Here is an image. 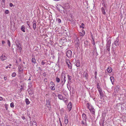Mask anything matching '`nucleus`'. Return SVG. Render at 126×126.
Listing matches in <instances>:
<instances>
[{
  "instance_id": "5701e85b",
  "label": "nucleus",
  "mask_w": 126,
  "mask_h": 126,
  "mask_svg": "<svg viewBox=\"0 0 126 126\" xmlns=\"http://www.w3.org/2000/svg\"><path fill=\"white\" fill-rule=\"evenodd\" d=\"M110 80L112 82V84H113V82L114 81V79L113 77H111L110 78Z\"/></svg>"
},
{
  "instance_id": "72a5a7b5",
  "label": "nucleus",
  "mask_w": 126,
  "mask_h": 126,
  "mask_svg": "<svg viewBox=\"0 0 126 126\" xmlns=\"http://www.w3.org/2000/svg\"><path fill=\"white\" fill-rule=\"evenodd\" d=\"M10 107L11 108H13L14 107V103L13 102H11L10 104Z\"/></svg>"
},
{
  "instance_id": "c85d7f7f",
  "label": "nucleus",
  "mask_w": 126,
  "mask_h": 126,
  "mask_svg": "<svg viewBox=\"0 0 126 126\" xmlns=\"http://www.w3.org/2000/svg\"><path fill=\"white\" fill-rule=\"evenodd\" d=\"M56 81L57 83H59L60 81V79L59 78L57 77L56 78Z\"/></svg>"
},
{
  "instance_id": "f03ea898",
  "label": "nucleus",
  "mask_w": 126,
  "mask_h": 126,
  "mask_svg": "<svg viewBox=\"0 0 126 126\" xmlns=\"http://www.w3.org/2000/svg\"><path fill=\"white\" fill-rule=\"evenodd\" d=\"M56 7L57 9L61 13L63 12L64 13L65 11L64 10H65V8L64 7H63L60 4H57L56 5Z\"/></svg>"
},
{
  "instance_id": "603ef678",
  "label": "nucleus",
  "mask_w": 126,
  "mask_h": 126,
  "mask_svg": "<svg viewBox=\"0 0 126 126\" xmlns=\"http://www.w3.org/2000/svg\"><path fill=\"white\" fill-rule=\"evenodd\" d=\"M82 32L83 33V36L85 34V31L83 30H82Z\"/></svg>"
},
{
  "instance_id": "423d86ee",
  "label": "nucleus",
  "mask_w": 126,
  "mask_h": 126,
  "mask_svg": "<svg viewBox=\"0 0 126 126\" xmlns=\"http://www.w3.org/2000/svg\"><path fill=\"white\" fill-rule=\"evenodd\" d=\"M120 44L119 40L118 38L117 37L116 38L114 42V44L116 46H119Z\"/></svg>"
},
{
  "instance_id": "4c0bfd02",
  "label": "nucleus",
  "mask_w": 126,
  "mask_h": 126,
  "mask_svg": "<svg viewBox=\"0 0 126 126\" xmlns=\"http://www.w3.org/2000/svg\"><path fill=\"white\" fill-rule=\"evenodd\" d=\"M7 44H8V46L9 47H10V45H11L10 42V41L9 40H8L7 41Z\"/></svg>"
},
{
  "instance_id": "aec40b11",
  "label": "nucleus",
  "mask_w": 126,
  "mask_h": 126,
  "mask_svg": "<svg viewBox=\"0 0 126 126\" xmlns=\"http://www.w3.org/2000/svg\"><path fill=\"white\" fill-rule=\"evenodd\" d=\"M112 68L110 67H109L107 69V72L109 73H111L112 72Z\"/></svg>"
},
{
  "instance_id": "2f4dec72",
  "label": "nucleus",
  "mask_w": 126,
  "mask_h": 126,
  "mask_svg": "<svg viewBox=\"0 0 126 126\" xmlns=\"http://www.w3.org/2000/svg\"><path fill=\"white\" fill-rule=\"evenodd\" d=\"M70 83V82H68V83L67 84V87L69 90V88H70V90H71V89L70 87V84H69V83Z\"/></svg>"
},
{
  "instance_id": "6e6d98bb",
  "label": "nucleus",
  "mask_w": 126,
  "mask_h": 126,
  "mask_svg": "<svg viewBox=\"0 0 126 126\" xmlns=\"http://www.w3.org/2000/svg\"><path fill=\"white\" fill-rule=\"evenodd\" d=\"M44 81L46 82H47V78H45L44 79Z\"/></svg>"
},
{
  "instance_id": "c03bdc74",
  "label": "nucleus",
  "mask_w": 126,
  "mask_h": 126,
  "mask_svg": "<svg viewBox=\"0 0 126 126\" xmlns=\"http://www.w3.org/2000/svg\"><path fill=\"white\" fill-rule=\"evenodd\" d=\"M9 5L10 7H12L14 6L13 4L12 3H9Z\"/></svg>"
},
{
  "instance_id": "4be33fe9",
  "label": "nucleus",
  "mask_w": 126,
  "mask_h": 126,
  "mask_svg": "<svg viewBox=\"0 0 126 126\" xmlns=\"http://www.w3.org/2000/svg\"><path fill=\"white\" fill-rule=\"evenodd\" d=\"M23 70L22 69L21 67L20 66L18 68V72H20L21 73H22Z\"/></svg>"
},
{
  "instance_id": "338daca9",
  "label": "nucleus",
  "mask_w": 126,
  "mask_h": 126,
  "mask_svg": "<svg viewBox=\"0 0 126 126\" xmlns=\"http://www.w3.org/2000/svg\"><path fill=\"white\" fill-rule=\"evenodd\" d=\"M60 126H63L62 125V123H60Z\"/></svg>"
},
{
  "instance_id": "a878e982",
  "label": "nucleus",
  "mask_w": 126,
  "mask_h": 126,
  "mask_svg": "<svg viewBox=\"0 0 126 126\" xmlns=\"http://www.w3.org/2000/svg\"><path fill=\"white\" fill-rule=\"evenodd\" d=\"M25 101L27 105H28L30 103V102L29 101V99L28 98H26L25 99Z\"/></svg>"
},
{
  "instance_id": "39448f33",
  "label": "nucleus",
  "mask_w": 126,
  "mask_h": 126,
  "mask_svg": "<svg viewBox=\"0 0 126 126\" xmlns=\"http://www.w3.org/2000/svg\"><path fill=\"white\" fill-rule=\"evenodd\" d=\"M66 54V56L68 58H70L72 56V52L70 50H68Z\"/></svg>"
},
{
  "instance_id": "f8f14e48",
  "label": "nucleus",
  "mask_w": 126,
  "mask_h": 126,
  "mask_svg": "<svg viewBox=\"0 0 126 126\" xmlns=\"http://www.w3.org/2000/svg\"><path fill=\"white\" fill-rule=\"evenodd\" d=\"M82 117L83 120H85V121H86L87 119V117L86 114L84 113L82 115Z\"/></svg>"
},
{
  "instance_id": "8fccbe9b",
  "label": "nucleus",
  "mask_w": 126,
  "mask_h": 126,
  "mask_svg": "<svg viewBox=\"0 0 126 126\" xmlns=\"http://www.w3.org/2000/svg\"><path fill=\"white\" fill-rule=\"evenodd\" d=\"M43 75L44 76H46L47 75V74L46 73L44 72L43 74Z\"/></svg>"
},
{
  "instance_id": "e433bc0d",
  "label": "nucleus",
  "mask_w": 126,
  "mask_h": 126,
  "mask_svg": "<svg viewBox=\"0 0 126 126\" xmlns=\"http://www.w3.org/2000/svg\"><path fill=\"white\" fill-rule=\"evenodd\" d=\"M16 75V73L15 72H14L12 74V76L13 77H14Z\"/></svg>"
},
{
  "instance_id": "e2e57ef3",
  "label": "nucleus",
  "mask_w": 126,
  "mask_h": 126,
  "mask_svg": "<svg viewBox=\"0 0 126 126\" xmlns=\"http://www.w3.org/2000/svg\"><path fill=\"white\" fill-rule=\"evenodd\" d=\"M93 44L94 45H95V43L94 41L93 43Z\"/></svg>"
},
{
  "instance_id": "bf43d9fd",
  "label": "nucleus",
  "mask_w": 126,
  "mask_h": 126,
  "mask_svg": "<svg viewBox=\"0 0 126 126\" xmlns=\"http://www.w3.org/2000/svg\"><path fill=\"white\" fill-rule=\"evenodd\" d=\"M2 2L4 4L5 2V0H2Z\"/></svg>"
},
{
  "instance_id": "864d4df0",
  "label": "nucleus",
  "mask_w": 126,
  "mask_h": 126,
  "mask_svg": "<svg viewBox=\"0 0 126 126\" xmlns=\"http://www.w3.org/2000/svg\"><path fill=\"white\" fill-rule=\"evenodd\" d=\"M81 124L83 125H85V123L83 121H81Z\"/></svg>"
},
{
  "instance_id": "cd10ccee",
  "label": "nucleus",
  "mask_w": 126,
  "mask_h": 126,
  "mask_svg": "<svg viewBox=\"0 0 126 126\" xmlns=\"http://www.w3.org/2000/svg\"><path fill=\"white\" fill-rule=\"evenodd\" d=\"M101 10L103 14L105 15L106 14V13L105 11V9L103 7H102L101 8Z\"/></svg>"
},
{
  "instance_id": "ea45409f",
  "label": "nucleus",
  "mask_w": 126,
  "mask_h": 126,
  "mask_svg": "<svg viewBox=\"0 0 126 126\" xmlns=\"http://www.w3.org/2000/svg\"><path fill=\"white\" fill-rule=\"evenodd\" d=\"M5 108L6 110H7L8 108V105L7 104H6L5 105Z\"/></svg>"
},
{
  "instance_id": "9b49d317",
  "label": "nucleus",
  "mask_w": 126,
  "mask_h": 126,
  "mask_svg": "<svg viewBox=\"0 0 126 126\" xmlns=\"http://www.w3.org/2000/svg\"><path fill=\"white\" fill-rule=\"evenodd\" d=\"M119 87L118 85L116 86L115 87V88L114 90V92L115 94H116V93H117L118 91H119Z\"/></svg>"
},
{
  "instance_id": "5fc2aeb1",
  "label": "nucleus",
  "mask_w": 126,
  "mask_h": 126,
  "mask_svg": "<svg viewBox=\"0 0 126 126\" xmlns=\"http://www.w3.org/2000/svg\"><path fill=\"white\" fill-rule=\"evenodd\" d=\"M99 93H100V95L101 96L103 95V93H102V92H101Z\"/></svg>"
},
{
  "instance_id": "b1692460",
  "label": "nucleus",
  "mask_w": 126,
  "mask_h": 126,
  "mask_svg": "<svg viewBox=\"0 0 126 126\" xmlns=\"http://www.w3.org/2000/svg\"><path fill=\"white\" fill-rule=\"evenodd\" d=\"M21 29L22 31L24 32H25V27L24 25H22L21 26Z\"/></svg>"
},
{
  "instance_id": "6e6552de",
  "label": "nucleus",
  "mask_w": 126,
  "mask_h": 126,
  "mask_svg": "<svg viewBox=\"0 0 126 126\" xmlns=\"http://www.w3.org/2000/svg\"><path fill=\"white\" fill-rule=\"evenodd\" d=\"M11 28L12 30L13 31H14L15 30L16 27L15 26L14 23L13 24H11Z\"/></svg>"
},
{
  "instance_id": "a211bd4d",
  "label": "nucleus",
  "mask_w": 126,
  "mask_h": 126,
  "mask_svg": "<svg viewBox=\"0 0 126 126\" xmlns=\"http://www.w3.org/2000/svg\"><path fill=\"white\" fill-rule=\"evenodd\" d=\"M29 94L30 95H32L33 94V92L32 90L30 89V90H27Z\"/></svg>"
},
{
  "instance_id": "473e14b6",
  "label": "nucleus",
  "mask_w": 126,
  "mask_h": 126,
  "mask_svg": "<svg viewBox=\"0 0 126 126\" xmlns=\"http://www.w3.org/2000/svg\"><path fill=\"white\" fill-rule=\"evenodd\" d=\"M65 61L66 64L70 63V61L69 60L67 59H65Z\"/></svg>"
},
{
  "instance_id": "de8ad7c7",
  "label": "nucleus",
  "mask_w": 126,
  "mask_h": 126,
  "mask_svg": "<svg viewBox=\"0 0 126 126\" xmlns=\"http://www.w3.org/2000/svg\"><path fill=\"white\" fill-rule=\"evenodd\" d=\"M65 98H64L63 99V100L64 101V102L65 103H66L68 101V100H67V99L65 100Z\"/></svg>"
},
{
  "instance_id": "49530a36",
  "label": "nucleus",
  "mask_w": 126,
  "mask_h": 126,
  "mask_svg": "<svg viewBox=\"0 0 126 126\" xmlns=\"http://www.w3.org/2000/svg\"><path fill=\"white\" fill-rule=\"evenodd\" d=\"M55 88L54 86H52V87L51 88V90H55Z\"/></svg>"
},
{
  "instance_id": "774afa93",
  "label": "nucleus",
  "mask_w": 126,
  "mask_h": 126,
  "mask_svg": "<svg viewBox=\"0 0 126 126\" xmlns=\"http://www.w3.org/2000/svg\"><path fill=\"white\" fill-rule=\"evenodd\" d=\"M96 76H97L95 75L94 78H95L96 79Z\"/></svg>"
},
{
  "instance_id": "9d476101",
  "label": "nucleus",
  "mask_w": 126,
  "mask_h": 126,
  "mask_svg": "<svg viewBox=\"0 0 126 126\" xmlns=\"http://www.w3.org/2000/svg\"><path fill=\"white\" fill-rule=\"evenodd\" d=\"M67 115H65L64 118H65V120H64V123L66 125L68 123V119H67Z\"/></svg>"
},
{
  "instance_id": "412c9836",
  "label": "nucleus",
  "mask_w": 126,
  "mask_h": 126,
  "mask_svg": "<svg viewBox=\"0 0 126 126\" xmlns=\"http://www.w3.org/2000/svg\"><path fill=\"white\" fill-rule=\"evenodd\" d=\"M83 77L85 78L87 80L88 79V74L87 73H86L84 75Z\"/></svg>"
},
{
  "instance_id": "7ed1b4c3",
  "label": "nucleus",
  "mask_w": 126,
  "mask_h": 126,
  "mask_svg": "<svg viewBox=\"0 0 126 126\" xmlns=\"http://www.w3.org/2000/svg\"><path fill=\"white\" fill-rule=\"evenodd\" d=\"M16 44L17 47V49L18 50V51L21 52L22 49V48L21 47V44L18 41L17 42H16Z\"/></svg>"
},
{
  "instance_id": "1a4fd4ad",
  "label": "nucleus",
  "mask_w": 126,
  "mask_h": 126,
  "mask_svg": "<svg viewBox=\"0 0 126 126\" xmlns=\"http://www.w3.org/2000/svg\"><path fill=\"white\" fill-rule=\"evenodd\" d=\"M7 58L6 56H5V55L2 54V55L0 57V59L2 61H4L6 60Z\"/></svg>"
},
{
  "instance_id": "0eeeda50",
  "label": "nucleus",
  "mask_w": 126,
  "mask_h": 126,
  "mask_svg": "<svg viewBox=\"0 0 126 126\" xmlns=\"http://www.w3.org/2000/svg\"><path fill=\"white\" fill-rule=\"evenodd\" d=\"M67 107L68 111H70L71 110L72 107V103L71 102L69 103Z\"/></svg>"
},
{
  "instance_id": "c9c22d12",
  "label": "nucleus",
  "mask_w": 126,
  "mask_h": 126,
  "mask_svg": "<svg viewBox=\"0 0 126 126\" xmlns=\"http://www.w3.org/2000/svg\"><path fill=\"white\" fill-rule=\"evenodd\" d=\"M33 126H37L36 123L35 121H33Z\"/></svg>"
},
{
  "instance_id": "58836bf2",
  "label": "nucleus",
  "mask_w": 126,
  "mask_h": 126,
  "mask_svg": "<svg viewBox=\"0 0 126 126\" xmlns=\"http://www.w3.org/2000/svg\"><path fill=\"white\" fill-rule=\"evenodd\" d=\"M86 105L87 108L89 109H90V105L89 104V103H87L86 104Z\"/></svg>"
},
{
  "instance_id": "052dcab7",
  "label": "nucleus",
  "mask_w": 126,
  "mask_h": 126,
  "mask_svg": "<svg viewBox=\"0 0 126 126\" xmlns=\"http://www.w3.org/2000/svg\"><path fill=\"white\" fill-rule=\"evenodd\" d=\"M3 99L1 97H0V101L2 100Z\"/></svg>"
},
{
  "instance_id": "bb28decb",
  "label": "nucleus",
  "mask_w": 126,
  "mask_h": 126,
  "mask_svg": "<svg viewBox=\"0 0 126 126\" xmlns=\"http://www.w3.org/2000/svg\"><path fill=\"white\" fill-rule=\"evenodd\" d=\"M59 99L60 100H63V96L61 94H59L58 95Z\"/></svg>"
},
{
  "instance_id": "a19ab883",
  "label": "nucleus",
  "mask_w": 126,
  "mask_h": 126,
  "mask_svg": "<svg viewBox=\"0 0 126 126\" xmlns=\"http://www.w3.org/2000/svg\"><path fill=\"white\" fill-rule=\"evenodd\" d=\"M30 22L29 21L27 22V25L29 26V27L30 28Z\"/></svg>"
},
{
  "instance_id": "a18cd8bd",
  "label": "nucleus",
  "mask_w": 126,
  "mask_h": 126,
  "mask_svg": "<svg viewBox=\"0 0 126 126\" xmlns=\"http://www.w3.org/2000/svg\"><path fill=\"white\" fill-rule=\"evenodd\" d=\"M45 62H44V61H42V62H41V64L42 65H44L45 63Z\"/></svg>"
},
{
  "instance_id": "680f3d73",
  "label": "nucleus",
  "mask_w": 126,
  "mask_h": 126,
  "mask_svg": "<svg viewBox=\"0 0 126 126\" xmlns=\"http://www.w3.org/2000/svg\"><path fill=\"white\" fill-rule=\"evenodd\" d=\"M95 75L97 76V72H95L94 73Z\"/></svg>"
},
{
  "instance_id": "393cba45",
  "label": "nucleus",
  "mask_w": 126,
  "mask_h": 126,
  "mask_svg": "<svg viewBox=\"0 0 126 126\" xmlns=\"http://www.w3.org/2000/svg\"><path fill=\"white\" fill-rule=\"evenodd\" d=\"M32 63H33L34 64H35L36 60L34 58H32Z\"/></svg>"
},
{
  "instance_id": "f704fd0d",
  "label": "nucleus",
  "mask_w": 126,
  "mask_h": 126,
  "mask_svg": "<svg viewBox=\"0 0 126 126\" xmlns=\"http://www.w3.org/2000/svg\"><path fill=\"white\" fill-rule=\"evenodd\" d=\"M50 84L51 86H55V85L54 84V82L52 81H51L50 82Z\"/></svg>"
},
{
  "instance_id": "13d9d810",
  "label": "nucleus",
  "mask_w": 126,
  "mask_h": 126,
  "mask_svg": "<svg viewBox=\"0 0 126 126\" xmlns=\"http://www.w3.org/2000/svg\"><path fill=\"white\" fill-rule=\"evenodd\" d=\"M2 44H4L5 43V42L4 41H2Z\"/></svg>"
},
{
  "instance_id": "dca6fc26",
  "label": "nucleus",
  "mask_w": 126,
  "mask_h": 126,
  "mask_svg": "<svg viewBox=\"0 0 126 126\" xmlns=\"http://www.w3.org/2000/svg\"><path fill=\"white\" fill-rule=\"evenodd\" d=\"M64 8H65V9L68 8L69 7V4L67 3L65 4L64 6Z\"/></svg>"
},
{
  "instance_id": "6ab92c4d",
  "label": "nucleus",
  "mask_w": 126,
  "mask_h": 126,
  "mask_svg": "<svg viewBox=\"0 0 126 126\" xmlns=\"http://www.w3.org/2000/svg\"><path fill=\"white\" fill-rule=\"evenodd\" d=\"M89 110L90 111V112L93 114H94L95 113V110L93 108H92V107H91V108L90 109H89Z\"/></svg>"
},
{
  "instance_id": "69168bd1",
  "label": "nucleus",
  "mask_w": 126,
  "mask_h": 126,
  "mask_svg": "<svg viewBox=\"0 0 126 126\" xmlns=\"http://www.w3.org/2000/svg\"><path fill=\"white\" fill-rule=\"evenodd\" d=\"M31 77H30V78H29V79H28V80H31V79H30L31 78Z\"/></svg>"
},
{
  "instance_id": "7c9ffc66",
  "label": "nucleus",
  "mask_w": 126,
  "mask_h": 126,
  "mask_svg": "<svg viewBox=\"0 0 126 126\" xmlns=\"http://www.w3.org/2000/svg\"><path fill=\"white\" fill-rule=\"evenodd\" d=\"M56 21L59 23H60L61 22V19L58 18L56 19Z\"/></svg>"
},
{
  "instance_id": "f3484780",
  "label": "nucleus",
  "mask_w": 126,
  "mask_h": 126,
  "mask_svg": "<svg viewBox=\"0 0 126 126\" xmlns=\"http://www.w3.org/2000/svg\"><path fill=\"white\" fill-rule=\"evenodd\" d=\"M68 82H71V80L72 79V77L68 75H67Z\"/></svg>"
},
{
  "instance_id": "79ce46f5",
  "label": "nucleus",
  "mask_w": 126,
  "mask_h": 126,
  "mask_svg": "<svg viewBox=\"0 0 126 126\" xmlns=\"http://www.w3.org/2000/svg\"><path fill=\"white\" fill-rule=\"evenodd\" d=\"M47 104L48 106L50 105V101H48L47 102Z\"/></svg>"
},
{
  "instance_id": "4d7b16f0",
  "label": "nucleus",
  "mask_w": 126,
  "mask_h": 126,
  "mask_svg": "<svg viewBox=\"0 0 126 126\" xmlns=\"http://www.w3.org/2000/svg\"><path fill=\"white\" fill-rule=\"evenodd\" d=\"M80 28H81L82 29H84V27L83 26L80 25Z\"/></svg>"
},
{
  "instance_id": "2eb2a0df",
  "label": "nucleus",
  "mask_w": 126,
  "mask_h": 126,
  "mask_svg": "<svg viewBox=\"0 0 126 126\" xmlns=\"http://www.w3.org/2000/svg\"><path fill=\"white\" fill-rule=\"evenodd\" d=\"M68 66V68L70 69H72V64L71 63L66 64Z\"/></svg>"
},
{
  "instance_id": "3c124183",
  "label": "nucleus",
  "mask_w": 126,
  "mask_h": 126,
  "mask_svg": "<svg viewBox=\"0 0 126 126\" xmlns=\"http://www.w3.org/2000/svg\"><path fill=\"white\" fill-rule=\"evenodd\" d=\"M98 90L99 93L101 92H102L101 89V88H100L99 89H98Z\"/></svg>"
},
{
  "instance_id": "20e7f679",
  "label": "nucleus",
  "mask_w": 126,
  "mask_h": 126,
  "mask_svg": "<svg viewBox=\"0 0 126 126\" xmlns=\"http://www.w3.org/2000/svg\"><path fill=\"white\" fill-rule=\"evenodd\" d=\"M111 40H109L107 42L106 45V48L108 51L110 50V46Z\"/></svg>"
},
{
  "instance_id": "4468645a",
  "label": "nucleus",
  "mask_w": 126,
  "mask_h": 126,
  "mask_svg": "<svg viewBox=\"0 0 126 126\" xmlns=\"http://www.w3.org/2000/svg\"><path fill=\"white\" fill-rule=\"evenodd\" d=\"M76 65L77 67H79L80 66V62L79 60H77L76 61Z\"/></svg>"
},
{
  "instance_id": "ddd939ff",
  "label": "nucleus",
  "mask_w": 126,
  "mask_h": 126,
  "mask_svg": "<svg viewBox=\"0 0 126 126\" xmlns=\"http://www.w3.org/2000/svg\"><path fill=\"white\" fill-rule=\"evenodd\" d=\"M33 28L34 30H35L36 27V22L35 21H34L33 23Z\"/></svg>"
},
{
  "instance_id": "37998d69",
  "label": "nucleus",
  "mask_w": 126,
  "mask_h": 126,
  "mask_svg": "<svg viewBox=\"0 0 126 126\" xmlns=\"http://www.w3.org/2000/svg\"><path fill=\"white\" fill-rule=\"evenodd\" d=\"M9 13V11L8 10H6L5 11V13L6 14H8Z\"/></svg>"
},
{
  "instance_id": "09e8293b",
  "label": "nucleus",
  "mask_w": 126,
  "mask_h": 126,
  "mask_svg": "<svg viewBox=\"0 0 126 126\" xmlns=\"http://www.w3.org/2000/svg\"><path fill=\"white\" fill-rule=\"evenodd\" d=\"M4 78L5 80H6L7 79V77L5 76L4 77Z\"/></svg>"
},
{
  "instance_id": "0e129e2a",
  "label": "nucleus",
  "mask_w": 126,
  "mask_h": 126,
  "mask_svg": "<svg viewBox=\"0 0 126 126\" xmlns=\"http://www.w3.org/2000/svg\"><path fill=\"white\" fill-rule=\"evenodd\" d=\"M84 25V24L83 23H82L81 24V26H83Z\"/></svg>"
},
{
  "instance_id": "f257e3e1",
  "label": "nucleus",
  "mask_w": 126,
  "mask_h": 126,
  "mask_svg": "<svg viewBox=\"0 0 126 126\" xmlns=\"http://www.w3.org/2000/svg\"><path fill=\"white\" fill-rule=\"evenodd\" d=\"M65 74V72H63L61 74V81L59 87H62L64 84L66 80Z\"/></svg>"
},
{
  "instance_id": "c756f323",
  "label": "nucleus",
  "mask_w": 126,
  "mask_h": 126,
  "mask_svg": "<svg viewBox=\"0 0 126 126\" xmlns=\"http://www.w3.org/2000/svg\"><path fill=\"white\" fill-rule=\"evenodd\" d=\"M97 88L98 89H99L100 88V84L98 82H97Z\"/></svg>"
}]
</instances>
